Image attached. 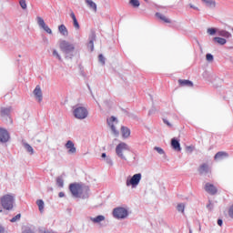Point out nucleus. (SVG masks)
<instances>
[{"mask_svg": "<svg viewBox=\"0 0 233 233\" xmlns=\"http://www.w3.org/2000/svg\"><path fill=\"white\" fill-rule=\"evenodd\" d=\"M69 190L74 198H88L87 186L79 183H72L69 185Z\"/></svg>", "mask_w": 233, "mask_h": 233, "instance_id": "1", "label": "nucleus"}, {"mask_svg": "<svg viewBox=\"0 0 233 233\" xmlns=\"http://www.w3.org/2000/svg\"><path fill=\"white\" fill-rule=\"evenodd\" d=\"M14 195L6 194L0 198V204L5 210H12L14 208Z\"/></svg>", "mask_w": 233, "mask_h": 233, "instance_id": "2", "label": "nucleus"}, {"mask_svg": "<svg viewBox=\"0 0 233 233\" xmlns=\"http://www.w3.org/2000/svg\"><path fill=\"white\" fill-rule=\"evenodd\" d=\"M127 152H130V147L125 142L119 143L116 147V154L118 156V157H121V159H125V154Z\"/></svg>", "mask_w": 233, "mask_h": 233, "instance_id": "3", "label": "nucleus"}, {"mask_svg": "<svg viewBox=\"0 0 233 233\" xmlns=\"http://www.w3.org/2000/svg\"><path fill=\"white\" fill-rule=\"evenodd\" d=\"M141 173L135 174L131 178H127L126 185L127 187H132L133 188H136L139 185V182L141 181Z\"/></svg>", "mask_w": 233, "mask_h": 233, "instance_id": "4", "label": "nucleus"}, {"mask_svg": "<svg viewBox=\"0 0 233 233\" xmlns=\"http://www.w3.org/2000/svg\"><path fill=\"white\" fill-rule=\"evenodd\" d=\"M73 114L76 119H86L88 116V110L84 106H79L75 108Z\"/></svg>", "mask_w": 233, "mask_h": 233, "instance_id": "5", "label": "nucleus"}, {"mask_svg": "<svg viewBox=\"0 0 233 233\" xmlns=\"http://www.w3.org/2000/svg\"><path fill=\"white\" fill-rule=\"evenodd\" d=\"M113 216L116 219H125L128 216V211L125 208H116L113 210Z\"/></svg>", "mask_w": 233, "mask_h": 233, "instance_id": "6", "label": "nucleus"}, {"mask_svg": "<svg viewBox=\"0 0 233 233\" xmlns=\"http://www.w3.org/2000/svg\"><path fill=\"white\" fill-rule=\"evenodd\" d=\"M60 49L62 52H65V54H70V52H74L75 47L74 45L66 42V40H63L60 42Z\"/></svg>", "mask_w": 233, "mask_h": 233, "instance_id": "7", "label": "nucleus"}, {"mask_svg": "<svg viewBox=\"0 0 233 233\" xmlns=\"http://www.w3.org/2000/svg\"><path fill=\"white\" fill-rule=\"evenodd\" d=\"M198 172L200 176H205L207 174H211L212 170L210 169V166L208 163H202L198 168Z\"/></svg>", "mask_w": 233, "mask_h": 233, "instance_id": "8", "label": "nucleus"}, {"mask_svg": "<svg viewBox=\"0 0 233 233\" xmlns=\"http://www.w3.org/2000/svg\"><path fill=\"white\" fill-rule=\"evenodd\" d=\"M10 141V133L8 130L0 127V143H8Z\"/></svg>", "mask_w": 233, "mask_h": 233, "instance_id": "9", "label": "nucleus"}, {"mask_svg": "<svg viewBox=\"0 0 233 233\" xmlns=\"http://www.w3.org/2000/svg\"><path fill=\"white\" fill-rule=\"evenodd\" d=\"M107 124L109 125L113 134H115V136H119V131L116 129L117 119L115 116H111L109 119H107Z\"/></svg>", "mask_w": 233, "mask_h": 233, "instance_id": "10", "label": "nucleus"}, {"mask_svg": "<svg viewBox=\"0 0 233 233\" xmlns=\"http://www.w3.org/2000/svg\"><path fill=\"white\" fill-rule=\"evenodd\" d=\"M36 19H37L38 26L43 28V30H45L46 34H52V29L48 27V25H46V23H45V20L41 16H37Z\"/></svg>", "mask_w": 233, "mask_h": 233, "instance_id": "11", "label": "nucleus"}, {"mask_svg": "<svg viewBox=\"0 0 233 233\" xmlns=\"http://www.w3.org/2000/svg\"><path fill=\"white\" fill-rule=\"evenodd\" d=\"M67 153L70 155H74L77 152V148H76V145L74 144V142H72V140H68L66 145H65Z\"/></svg>", "mask_w": 233, "mask_h": 233, "instance_id": "12", "label": "nucleus"}, {"mask_svg": "<svg viewBox=\"0 0 233 233\" xmlns=\"http://www.w3.org/2000/svg\"><path fill=\"white\" fill-rule=\"evenodd\" d=\"M204 188L206 192H208V194H210L211 196H216V194H218V187H216L214 184L206 183Z\"/></svg>", "mask_w": 233, "mask_h": 233, "instance_id": "13", "label": "nucleus"}, {"mask_svg": "<svg viewBox=\"0 0 233 233\" xmlns=\"http://www.w3.org/2000/svg\"><path fill=\"white\" fill-rule=\"evenodd\" d=\"M33 94L35 99L38 101V103H41V101H43V91L41 90L40 86H35V88L33 91Z\"/></svg>", "mask_w": 233, "mask_h": 233, "instance_id": "14", "label": "nucleus"}, {"mask_svg": "<svg viewBox=\"0 0 233 233\" xmlns=\"http://www.w3.org/2000/svg\"><path fill=\"white\" fill-rule=\"evenodd\" d=\"M178 85L179 86H188L189 88H192V86H194V83L187 79H178Z\"/></svg>", "mask_w": 233, "mask_h": 233, "instance_id": "15", "label": "nucleus"}, {"mask_svg": "<svg viewBox=\"0 0 233 233\" xmlns=\"http://www.w3.org/2000/svg\"><path fill=\"white\" fill-rule=\"evenodd\" d=\"M171 147L177 152H181V144H179V141H177L176 138L171 139Z\"/></svg>", "mask_w": 233, "mask_h": 233, "instance_id": "16", "label": "nucleus"}, {"mask_svg": "<svg viewBox=\"0 0 233 233\" xmlns=\"http://www.w3.org/2000/svg\"><path fill=\"white\" fill-rule=\"evenodd\" d=\"M156 17H157V19H159L163 23H167V24L172 23V21L168 17H167V15L161 13H156Z\"/></svg>", "mask_w": 233, "mask_h": 233, "instance_id": "17", "label": "nucleus"}, {"mask_svg": "<svg viewBox=\"0 0 233 233\" xmlns=\"http://www.w3.org/2000/svg\"><path fill=\"white\" fill-rule=\"evenodd\" d=\"M70 17L73 20V25L76 30H79L81 26L79 25V22L77 21V18L76 17V14H74V11H71Z\"/></svg>", "mask_w": 233, "mask_h": 233, "instance_id": "18", "label": "nucleus"}, {"mask_svg": "<svg viewBox=\"0 0 233 233\" xmlns=\"http://www.w3.org/2000/svg\"><path fill=\"white\" fill-rule=\"evenodd\" d=\"M86 4L87 6H89L90 10H93V12H97V5L92 1V0H86Z\"/></svg>", "mask_w": 233, "mask_h": 233, "instance_id": "19", "label": "nucleus"}, {"mask_svg": "<svg viewBox=\"0 0 233 233\" xmlns=\"http://www.w3.org/2000/svg\"><path fill=\"white\" fill-rule=\"evenodd\" d=\"M121 134H122V137H124V139H127V137H130V129L127 127H122Z\"/></svg>", "mask_w": 233, "mask_h": 233, "instance_id": "20", "label": "nucleus"}, {"mask_svg": "<svg viewBox=\"0 0 233 233\" xmlns=\"http://www.w3.org/2000/svg\"><path fill=\"white\" fill-rule=\"evenodd\" d=\"M217 34L218 35H220V37H226V38L232 37V35L228 31L223 30V29L222 30H218Z\"/></svg>", "mask_w": 233, "mask_h": 233, "instance_id": "21", "label": "nucleus"}, {"mask_svg": "<svg viewBox=\"0 0 233 233\" xmlns=\"http://www.w3.org/2000/svg\"><path fill=\"white\" fill-rule=\"evenodd\" d=\"M225 157H228V153L225 151H219L215 155V159H225Z\"/></svg>", "mask_w": 233, "mask_h": 233, "instance_id": "22", "label": "nucleus"}, {"mask_svg": "<svg viewBox=\"0 0 233 233\" xmlns=\"http://www.w3.org/2000/svg\"><path fill=\"white\" fill-rule=\"evenodd\" d=\"M58 31L60 32V34H62V35H68V29H66V26L65 25H60L58 26Z\"/></svg>", "mask_w": 233, "mask_h": 233, "instance_id": "23", "label": "nucleus"}, {"mask_svg": "<svg viewBox=\"0 0 233 233\" xmlns=\"http://www.w3.org/2000/svg\"><path fill=\"white\" fill-rule=\"evenodd\" d=\"M92 223H101V221H105V216L99 215L96 218H90Z\"/></svg>", "mask_w": 233, "mask_h": 233, "instance_id": "24", "label": "nucleus"}, {"mask_svg": "<svg viewBox=\"0 0 233 233\" xmlns=\"http://www.w3.org/2000/svg\"><path fill=\"white\" fill-rule=\"evenodd\" d=\"M213 41H215L216 43H218V45H227V39L225 38H221V37H214Z\"/></svg>", "mask_w": 233, "mask_h": 233, "instance_id": "25", "label": "nucleus"}, {"mask_svg": "<svg viewBox=\"0 0 233 233\" xmlns=\"http://www.w3.org/2000/svg\"><path fill=\"white\" fill-rule=\"evenodd\" d=\"M36 205H37L40 212H43V210H45V202L42 199H38L36 201Z\"/></svg>", "mask_w": 233, "mask_h": 233, "instance_id": "26", "label": "nucleus"}, {"mask_svg": "<svg viewBox=\"0 0 233 233\" xmlns=\"http://www.w3.org/2000/svg\"><path fill=\"white\" fill-rule=\"evenodd\" d=\"M202 1L207 5V6H209L210 8H214V6H216V2H214L213 0H202Z\"/></svg>", "mask_w": 233, "mask_h": 233, "instance_id": "27", "label": "nucleus"}, {"mask_svg": "<svg viewBox=\"0 0 233 233\" xmlns=\"http://www.w3.org/2000/svg\"><path fill=\"white\" fill-rule=\"evenodd\" d=\"M10 110H12V107H3L1 109V115L2 116H8V114H10Z\"/></svg>", "mask_w": 233, "mask_h": 233, "instance_id": "28", "label": "nucleus"}, {"mask_svg": "<svg viewBox=\"0 0 233 233\" xmlns=\"http://www.w3.org/2000/svg\"><path fill=\"white\" fill-rule=\"evenodd\" d=\"M56 185L57 187H59L60 188H63L64 185H65V181L63 180V177H58L56 178Z\"/></svg>", "mask_w": 233, "mask_h": 233, "instance_id": "29", "label": "nucleus"}, {"mask_svg": "<svg viewBox=\"0 0 233 233\" xmlns=\"http://www.w3.org/2000/svg\"><path fill=\"white\" fill-rule=\"evenodd\" d=\"M130 5L134 6V8L139 7V0H130L129 1Z\"/></svg>", "mask_w": 233, "mask_h": 233, "instance_id": "30", "label": "nucleus"}, {"mask_svg": "<svg viewBox=\"0 0 233 233\" xmlns=\"http://www.w3.org/2000/svg\"><path fill=\"white\" fill-rule=\"evenodd\" d=\"M216 33H218V30L214 27H211V28H208V34L209 35H216Z\"/></svg>", "mask_w": 233, "mask_h": 233, "instance_id": "31", "label": "nucleus"}, {"mask_svg": "<svg viewBox=\"0 0 233 233\" xmlns=\"http://www.w3.org/2000/svg\"><path fill=\"white\" fill-rule=\"evenodd\" d=\"M25 148L27 150V152L34 154V147H32V146H30L29 144H25Z\"/></svg>", "mask_w": 233, "mask_h": 233, "instance_id": "32", "label": "nucleus"}, {"mask_svg": "<svg viewBox=\"0 0 233 233\" xmlns=\"http://www.w3.org/2000/svg\"><path fill=\"white\" fill-rule=\"evenodd\" d=\"M177 209L178 212H185V204H178Z\"/></svg>", "mask_w": 233, "mask_h": 233, "instance_id": "33", "label": "nucleus"}, {"mask_svg": "<svg viewBox=\"0 0 233 233\" xmlns=\"http://www.w3.org/2000/svg\"><path fill=\"white\" fill-rule=\"evenodd\" d=\"M228 214L231 219H233V205H231L228 210Z\"/></svg>", "mask_w": 233, "mask_h": 233, "instance_id": "34", "label": "nucleus"}, {"mask_svg": "<svg viewBox=\"0 0 233 233\" xmlns=\"http://www.w3.org/2000/svg\"><path fill=\"white\" fill-rule=\"evenodd\" d=\"M186 151L188 152L189 154H192V152H194V146H187Z\"/></svg>", "mask_w": 233, "mask_h": 233, "instance_id": "35", "label": "nucleus"}, {"mask_svg": "<svg viewBox=\"0 0 233 233\" xmlns=\"http://www.w3.org/2000/svg\"><path fill=\"white\" fill-rule=\"evenodd\" d=\"M18 219H21V214H17L15 217H14L11 219V223H15V221H18Z\"/></svg>", "mask_w": 233, "mask_h": 233, "instance_id": "36", "label": "nucleus"}, {"mask_svg": "<svg viewBox=\"0 0 233 233\" xmlns=\"http://www.w3.org/2000/svg\"><path fill=\"white\" fill-rule=\"evenodd\" d=\"M20 6H21V8H23V10H25L26 1L25 0H20Z\"/></svg>", "mask_w": 233, "mask_h": 233, "instance_id": "37", "label": "nucleus"}, {"mask_svg": "<svg viewBox=\"0 0 233 233\" xmlns=\"http://www.w3.org/2000/svg\"><path fill=\"white\" fill-rule=\"evenodd\" d=\"M206 59H207V61H214V56H212L210 54H207Z\"/></svg>", "mask_w": 233, "mask_h": 233, "instance_id": "38", "label": "nucleus"}, {"mask_svg": "<svg viewBox=\"0 0 233 233\" xmlns=\"http://www.w3.org/2000/svg\"><path fill=\"white\" fill-rule=\"evenodd\" d=\"M53 56H55V57H57V59H59V61H61V56H59V53H57L56 50L53 51Z\"/></svg>", "mask_w": 233, "mask_h": 233, "instance_id": "39", "label": "nucleus"}, {"mask_svg": "<svg viewBox=\"0 0 233 233\" xmlns=\"http://www.w3.org/2000/svg\"><path fill=\"white\" fill-rule=\"evenodd\" d=\"M99 62L102 63V65H105V56L103 55L98 56Z\"/></svg>", "mask_w": 233, "mask_h": 233, "instance_id": "40", "label": "nucleus"}, {"mask_svg": "<svg viewBox=\"0 0 233 233\" xmlns=\"http://www.w3.org/2000/svg\"><path fill=\"white\" fill-rule=\"evenodd\" d=\"M155 150H156L157 152H158L159 154H165V151H164L163 148H161V147H155Z\"/></svg>", "mask_w": 233, "mask_h": 233, "instance_id": "41", "label": "nucleus"}, {"mask_svg": "<svg viewBox=\"0 0 233 233\" xmlns=\"http://www.w3.org/2000/svg\"><path fill=\"white\" fill-rule=\"evenodd\" d=\"M163 122L165 123V125H167V127H172V124H170V122H168V120L163 119Z\"/></svg>", "mask_w": 233, "mask_h": 233, "instance_id": "42", "label": "nucleus"}, {"mask_svg": "<svg viewBox=\"0 0 233 233\" xmlns=\"http://www.w3.org/2000/svg\"><path fill=\"white\" fill-rule=\"evenodd\" d=\"M218 225L219 227H222V225H223V220H222V219H218Z\"/></svg>", "mask_w": 233, "mask_h": 233, "instance_id": "43", "label": "nucleus"}, {"mask_svg": "<svg viewBox=\"0 0 233 233\" xmlns=\"http://www.w3.org/2000/svg\"><path fill=\"white\" fill-rule=\"evenodd\" d=\"M23 233H34V231H32L30 228H27Z\"/></svg>", "mask_w": 233, "mask_h": 233, "instance_id": "44", "label": "nucleus"}, {"mask_svg": "<svg viewBox=\"0 0 233 233\" xmlns=\"http://www.w3.org/2000/svg\"><path fill=\"white\" fill-rule=\"evenodd\" d=\"M58 196H59V198H65V193H64V192H60V193L58 194Z\"/></svg>", "mask_w": 233, "mask_h": 233, "instance_id": "45", "label": "nucleus"}, {"mask_svg": "<svg viewBox=\"0 0 233 233\" xmlns=\"http://www.w3.org/2000/svg\"><path fill=\"white\" fill-rule=\"evenodd\" d=\"M0 233H5V228H3L2 226H0Z\"/></svg>", "mask_w": 233, "mask_h": 233, "instance_id": "46", "label": "nucleus"}, {"mask_svg": "<svg viewBox=\"0 0 233 233\" xmlns=\"http://www.w3.org/2000/svg\"><path fill=\"white\" fill-rule=\"evenodd\" d=\"M89 44L91 45L92 48H94V41H90Z\"/></svg>", "mask_w": 233, "mask_h": 233, "instance_id": "47", "label": "nucleus"}, {"mask_svg": "<svg viewBox=\"0 0 233 233\" xmlns=\"http://www.w3.org/2000/svg\"><path fill=\"white\" fill-rule=\"evenodd\" d=\"M43 233H54V231L45 230Z\"/></svg>", "mask_w": 233, "mask_h": 233, "instance_id": "48", "label": "nucleus"}, {"mask_svg": "<svg viewBox=\"0 0 233 233\" xmlns=\"http://www.w3.org/2000/svg\"><path fill=\"white\" fill-rule=\"evenodd\" d=\"M190 8H194V10H198V7H196L194 5H190Z\"/></svg>", "mask_w": 233, "mask_h": 233, "instance_id": "49", "label": "nucleus"}, {"mask_svg": "<svg viewBox=\"0 0 233 233\" xmlns=\"http://www.w3.org/2000/svg\"><path fill=\"white\" fill-rule=\"evenodd\" d=\"M101 157L104 158L106 157V153H103Z\"/></svg>", "mask_w": 233, "mask_h": 233, "instance_id": "50", "label": "nucleus"}, {"mask_svg": "<svg viewBox=\"0 0 233 233\" xmlns=\"http://www.w3.org/2000/svg\"><path fill=\"white\" fill-rule=\"evenodd\" d=\"M146 1V3H148V0H145Z\"/></svg>", "mask_w": 233, "mask_h": 233, "instance_id": "51", "label": "nucleus"}, {"mask_svg": "<svg viewBox=\"0 0 233 233\" xmlns=\"http://www.w3.org/2000/svg\"><path fill=\"white\" fill-rule=\"evenodd\" d=\"M0 212H3V209H1Z\"/></svg>", "mask_w": 233, "mask_h": 233, "instance_id": "52", "label": "nucleus"}]
</instances>
